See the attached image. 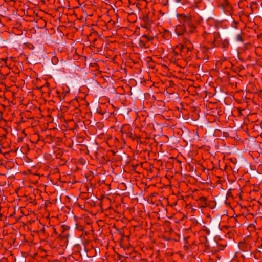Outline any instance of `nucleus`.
<instances>
[{
	"label": "nucleus",
	"instance_id": "nucleus-10",
	"mask_svg": "<svg viewBox=\"0 0 262 262\" xmlns=\"http://www.w3.org/2000/svg\"><path fill=\"white\" fill-rule=\"evenodd\" d=\"M142 38H145L147 41H150L152 39V37L148 36L146 35H144L142 36Z\"/></svg>",
	"mask_w": 262,
	"mask_h": 262
},
{
	"label": "nucleus",
	"instance_id": "nucleus-8",
	"mask_svg": "<svg viewBox=\"0 0 262 262\" xmlns=\"http://www.w3.org/2000/svg\"><path fill=\"white\" fill-rule=\"evenodd\" d=\"M182 46H183V47H187V48H188L189 46H190V47H191V49H193V45L189 40L186 41L185 42V44L184 45H182Z\"/></svg>",
	"mask_w": 262,
	"mask_h": 262
},
{
	"label": "nucleus",
	"instance_id": "nucleus-7",
	"mask_svg": "<svg viewBox=\"0 0 262 262\" xmlns=\"http://www.w3.org/2000/svg\"><path fill=\"white\" fill-rule=\"evenodd\" d=\"M216 206V202L215 201H207V205H206V207H209L211 209H213Z\"/></svg>",
	"mask_w": 262,
	"mask_h": 262
},
{
	"label": "nucleus",
	"instance_id": "nucleus-9",
	"mask_svg": "<svg viewBox=\"0 0 262 262\" xmlns=\"http://www.w3.org/2000/svg\"><path fill=\"white\" fill-rule=\"evenodd\" d=\"M51 61L53 64L56 65L58 62V59L56 56H54L52 58Z\"/></svg>",
	"mask_w": 262,
	"mask_h": 262
},
{
	"label": "nucleus",
	"instance_id": "nucleus-2",
	"mask_svg": "<svg viewBox=\"0 0 262 262\" xmlns=\"http://www.w3.org/2000/svg\"><path fill=\"white\" fill-rule=\"evenodd\" d=\"M219 7L221 8L223 11L227 14H230L232 11V7L228 2V0H222L221 1Z\"/></svg>",
	"mask_w": 262,
	"mask_h": 262
},
{
	"label": "nucleus",
	"instance_id": "nucleus-12",
	"mask_svg": "<svg viewBox=\"0 0 262 262\" xmlns=\"http://www.w3.org/2000/svg\"><path fill=\"white\" fill-rule=\"evenodd\" d=\"M208 58V55H206V59H207Z\"/></svg>",
	"mask_w": 262,
	"mask_h": 262
},
{
	"label": "nucleus",
	"instance_id": "nucleus-1",
	"mask_svg": "<svg viewBox=\"0 0 262 262\" xmlns=\"http://www.w3.org/2000/svg\"><path fill=\"white\" fill-rule=\"evenodd\" d=\"M214 39L212 42L214 47H221L225 49L229 47V42L227 39H222L219 34L214 35Z\"/></svg>",
	"mask_w": 262,
	"mask_h": 262
},
{
	"label": "nucleus",
	"instance_id": "nucleus-5",
	"mask_svg": "<svg viewBox=\"0 0 262 262\" xmlns=\"http://www.w3.org/2000/svg\"><path fill=\"white\" fill-rule=\"evenodd\" d=\"M200 208H206L208 199L206 197L202 196L196 200Z\"/></svg>",
	"mask_w": 262,
	"mask_h": 262
},
{
	"label": "nucleus",
	"instance_id": "nucleus-11",
	"mask_svg": "<svg viewBox=\"0 0 262 262\" xmlns=\"http://www.w3.org/2000/svg\"><path fill=\"white\" fill-rule=\"evenodd\" d=\"M236 39L237 41L243 42V37H242L241 34H238L236 36Z\"/></svg>",
	"mask_w": 262,
	"mask_h": 262
},
{
	"label": "nucleus",
	"instance_id": "nucleus-3",
	"mask_svg": "<svg viewBox=\"0 0 262 262\" xmlns=\"http://www.w3.org/2000/svg\"><path fill=\"white\" fill-rule=\"evenodd\" d=\"M192 50L190 46L187 48L181 46V54L186 57H190L192 55Z\"/></svg>",
	"mask_w": 262,
	"mask_h": 262
},
{
	"label": "nucleus",
	"instance_id": "nucleus-6",
	"mask_svg": "<svg viewBox=\"0 0 262 262\" xmlns=\"http://www.w3.org/2000/svg\"><path fill=\"white\" fill-rule=\"evenodd\" d=\"M185 27L184 25H178L176 27L175 31L178 35H181L185 32Z\"/></svg>",
	"mask_w": 262,
	"mask_h": 262
},
{
	"label": "nucleus",
	"instance_id": "nucleus-4",
	"mask_svg": "<svg viewBox=\"0 0 262 262\" xmlns=\"http://www.w3.org/2000/svg\"><path fill=\"white\" fill-rule=\"evenodd\" d=\"M238 246L239 249L244 252H249L251 248V245L245 241L240 242L238 243Z\"/></svg>",
	"mask_w": 262,
	"mask_h": 262
}]
</instances>
